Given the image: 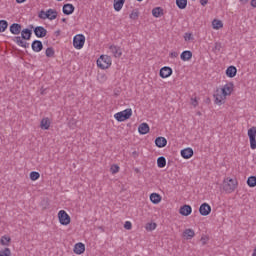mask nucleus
Masks as SVG:
<instances>
[{"instance_id":"obj_44","label":"nucleus","mask_w":256,"mask_h":256,"mask_svg":"<svg viewBox=\"0 0 256 256\" xmlns=\"http://www.w3.org/2000/svg\"><path fill=\"white\" fill-rule=\"evenodd\" d=\"M138 133H140V135H147V133H149V129H138Z\"/></svg>"},{"instance_id":"obj_10","label":"nucleus","mask_w":256,"mask_h":256,"mask_svg":"<svg viewBox=\"0 0 256 256\" xmlns=\"http://www.w3.org/2000/svg\"><path fill=\"white\" fill-rule=\"evenodd\" d=\"M173 75V69L168 66H164L160 69V77L162 79H167V77H171Z\"/></svg>"},{"instance_id":"obj_60","label":"nucleus","mask_w":256,"mask_h":256,"mask_svg":"<svg viewBox=\"0 0 256 256\" xmlns=\"http://www.w3.org/2000/svg\"><path fill=\"white\" fill-rule=\"evenodd\" d=\"M0 139H1V136H0Z\"/></svg>"},{"instance_id":"obj_49","label":"nucleus","mask_w":256,"mask_h":256,"mask_svg":"<svg viewBox=\"0 0 256 256\" xmlns=\"http://www.w3.org/2000/svg\"><path fill=\"white\" fill-rule=\"evenodd\" d=\"M215 49H217L218 51H221V44L216 43V45H215Z\"/></svg>"},{"instance_id":"obj_20","label":"nucleus","mask_w":256,"mask_h":256,"mask_svg":"<svg viewBox=\"0 0 256 256\" xmlns=\"http://www.w3.org/2000/svg\"><path fill=\"white\" fill-rule=\"evenodd\" d=\"M31 35H33V31H31V29H29V28H25L21 32L22 39H24L26 41H29V39H31Z\"/></svg>"},{"instance_id":"obj_18","label":"nucleus","mask_w":256,"mask_h":256,"mask_svg":"<svg viewBox=\"0 0 256 256\" xmlns=\"http://www.w3.org/2000/svg\"><path fill=\"white\" fill-rule=\"evenodd\" d=\"M62 11L64 15H73L75 6L73 4H64Z\"/></svg>"},{"instance_id":"obj_8","label":"nucleus","mask_w":256,"mask_h":256,"mask_svg":"<svg viewBox=\"0 0 256 256\" xmlns=\"http://www.w3.org/2000/svg\"><path fill=\"white\" fill-rule=\"evenodd\" d=\"M248 137L250 141V149H256V129H248Z\"/></svg>"},{"instance_id":"obj_22","label":"nucleus","mask_w":256,"mask_h":256,"mask_svg":"<svg viewBox=\"0 0 256 256\" xmlns=\"http://www.w3.org/2000/svg\"><path fill=\"white\" fill-rule=\"evenodd\" d=\"M183 237L187 239V241L193 239V237H195V231L191 228H188L186 230H184L183 232Z\"/></svg>"},{"instance_id":"obj_9","label":"nucleus","mask_w":256,"mask_h":256,"mask_svg":"<svg viewBox=\"0 0 256 256\" xmlns=\"http://www.w3.org/2000/svg\"><path fill=\"white\" fill-rule=\"evenodd\" d=\"M34 34L39 39H43V37L47 36V29H45V27L43 26H37L34 28Z\"/></svg>"},{"instance_id":"obj_41","label":"nucleus","mask_w":256,"mask_h":256,"mask_svg":"<svg viewBox=\"0 0 256 256\" xmlns=\"http://www.w3.org/2000/svg\"><path fill=\"white\" fill-rule=\"evenodd\" d=\"M184 41H193V34L189 33V32H186L184 34Z\"/></svg>"},{"instance_id":"obj_19","label":"nucleus","mask_w":256,"mask_h":256,"mask_svg":"<svg viewBox=\"0 0 256 256\" xmlns=\"http://www.w3.org/2000/svg\"><path fill=\"white\" fill-rule=\"evenodd\" d=\"M180 155L183 159H191L193 157V150L191 148H185L181 150Z\"/></svg>"},{"instance_id":"obj_17","label":"nucleus","mask_w":256,"mask_h":256,"mask_svg":"<svg viewBox=\"0 0 256 256\" xmlns=\"http://www.w3.org/2000/svg\"><path fill=\"white\" fill-rule=\"evenodd\" d=\"M74 253L76 255H83L85 253V244L78 242L74 246Z\"/></svg>"},{"instance_id":"obj_11","label":"nucleus","mask_w":256,"mask_h":256,"mask_svg":"<svg viewBox=\"0 0 256 256\" xmlns=\"http://www.w3.org/2000/svg\"><path fill=\"white\" fill-rule=\"evenodd\" d=\"M199 213L203 217H207L211 213V206L208 203H203L199 207Z\"/></svg>"},{"instance_id":"obj_36","label":"nucleus","mask_w":256,"mask_h":256,"mask_svg":"<svg viewBox=\"0 0 256 256\" xmlns=\"http://www.w3.org/2000/svg\"><path fill=\"white\" fill-rule=\"evenodd\" d=\"M10 242H11L10 237H8V236H2L1 237V240H0L1 245L7 246V245H9Z\"/></svg>"},{"instance_id":"obj_50","label":"nucleus","mask_w":256,"mask_h":256,"mask_svg":"<svg viewBox=\"0 0 256 256\" xmlns=\"http://www.w3.org/2000/svg\"><path fill=\"white\" fill-rule=\"evenodd\" d=\"M27 0H16V3H25Z\"/></svg>"},{"instance_id":"obj_57","label":"nucleus","mask_w":256,"mask_h":256,"mask_svg":"<svg viewBox=\"0 0 256 256\" xmlns=\"http://www.w3.org/2000/svg\"><path fill=\"white\" fill-rule=\"evenodd\" d=\"M137 1L141 2V1H143V0H137Z\"/></svg>"},{"instance_id":"obj_16","label":"nucleus","mask_w":256,"mask_h":256,"mask_svg":"<svg viewBox=\"0 0 256 256\" xmlns=\"http://www.w3.org/2000/svg\"><path fill=\"white\" fill-rule=\"evenodd\" d=\"M21 24L19 23H13L10 26V33H12V35H19L23 30Z\"/></svg>"},{"instance_id":"obj_15","label":"nucleus","mask_w":256,"mask_h":256,"mask_svg":"<svg viewBox=\"0 0 256 256\" xmlns=\"http://www.w3.org/2000/svg\"><path fill=\"white\" fill-rule=\"evenodd\" d=\"M155 145L159 149H163V147H167V138L160 136L155 139Z\"/></svg>"},{"instance_id":"obj_43","label":"nucleus","mask_w":256,"mask_h":256,"mask_svg":"<svg viewBox=\"0 0 256 256\" xmlns=\"http://www.w3.org/2000/svg\"><path fill=\"white\" fill-rule=\"evenodd\" d=\"M138 129H149V124L143 122L138 126Z\"/></svg>"},{"instance_id":"obj_47","label":"nucleus","mask_w":256,"mask_h":256,"mask_svg":"<svg viewBox=\"0 0 256 256\" xmlns=\"http://www.w3.org/2000/svg\"><path fill=\"white\" fill-rule=\"evenodd\" d=\"M170 57H174V58L179 57V53H177V52H171V53H170Z\"/></svg>"},{"instance_id":"obj_6","label":"nucleus","mask_w":256,"mask_h":256,"mask_svg":"<svg viewBox=\"0 0 256 256\" xmlns=\"http://www.w3.org/2000/svg\"><path fill=\"white\" fill-rule=\"evenodd\" d=\"M58 221L60 225L67 226L71 223V216H69L65 210H60L58 212Z\"/></svg>"},{"instance_id":"obj_4","label":"nucleus","mask_w":256,"mask_h":256,"mask_svg":"<svg viewBox=\"0 0 256 256\" xmlns=\"http://www.w3.org/2000/svg\"><path fill=\"white\" fill-rule=\"evenodd\" d=\"M111 58L107 55H101L97 60V66L100 69H109L111 67Z\"/></svg>"},{"instance_id":"obj_1","label":"nucleus","mask_w":256,"mask_h":256,"mask_svg":"<svg viewBox=\"0 0 256 256\" xmlns=\"http://www.w3.org/2000/svg\"><path fill=\"white\" fill-rule=\"evenodd\" d=\"M233 87V82H229L225 84L221 89H217L216 93L214 94L215 104L223 105L227 97L233 93Z\"/></svg>"},{"instance_id":"obj_30","label":"nucleus","mask_w":256,"mask_h":256,"mask_svg":"<svg viewBox=\"0 0 256 256\" xmlns=\"http://www.w3.org/2000/svg\"><path fill=\"white\" fill-rule=\"evenodd\" d=\"M178 9H187V0H176Z\"/></svg>"},{"instance_id":"obj_54","label":"nucleus","mask_w":256,"mask_h":256,"mask_svg":"<svg viewBox=\"0 0 256 256\" xmlns=\"http://www.w3.org/2000/svg\"><path fill=\"white\" fill-rule=\"evenodd\" d=\"M62 21H63V23H65L67 21V19L63 18Z\"/></svg>"},{"instance_id":"obj_3","label":"nucleus","mask_w":256,"mask_h":256,"mask_svg":"<svg viewBox=\"0 0 256 256\" xmlns=\"http://www.w3.org/2000/svg\"><path fill=\"white\" fill-rule=\"evenodd\" d=\"M57 11L54 9H48L46 12L44 10L40 11L38 14L39 19H49L50 21H53L57 19Z\"/></svg>"},{"instance_id":"obj_58","label":"nucleus","mask_w":256,"mask_h":256,"mask_svg":"<svg viewBox=\"0 0 256 256\" xmlns=\"http://www.w3.org/2000/svg\"><path fill=\"white\" fill-rule=\"evenodd\" d=\"M31 27V29H33V26H30Z\"/></svg>"},{"instance_id":"obj_34","label":"nucleus","mask_w":256,"mask_h":256,"mask_svg":"<svg viewBox=\"0 0 256 256\" xmlns=\"http://www.w3.org/2000/svg\"><path fill=\"white\" fill-rule=\"evenodd\" d=\"M247 185L248 187H256V177L255 176L248 177Z\"/></svg>"},{"instance_id":"obj_46","label":"nucleus","mask_w":256,"mask_h":256,"mask_svg":"<svg viewBox=\"0 0 256 256\" xmlns=\"http://www.w3.org/2000/svg\"><path fill=\"white\" fill-rule=\"evenodd\" d=\"M207 3H209V0H200V5H202V7H205Z\"/></svg>"},{"instance_id":"obj_40","label":"nucleus","mask_w":256,"mask_h":256,"mask_svg":"<svg viewBox=\"0 0 256 256\" xmlns=\"http://www.w3.org/2000/svg\"><path fill=\"white\" fill-rule=\"evenodd\" d=\"M0 256H11V250L9 248H5L0 251Z\"/></svg>"},{"instance_id":"obj_42","label":"nucleus","mask_w":256,"mask_h":256,"mask_svg":"<svg viewBox=\"0 0 256 256\" xmlns=\"http://www.w3.org/2000/svg\"><path fill=\"white\" fill-rule=\"evenodd\" d=\"M133 227V224L130 221H126L124 224V228L127 229L128 231L131 230Z\"/></svg>"},{"instance_id":"obj_55","label":"nucleus","mask_w":256,"mask_h":256,"mask_svg":"<svg viewBox=\"0 0 256 256\" xmlns=\"http://www.w3.org/2000/svg\"><path fill=\"white\" fill-rule=\"evenodd\" d=\"M50 17H53V13H49Z\"/></svg>"},{"instance_id":"obj_37","label":"nucleus","mask_w":256,"mask_h":256,"mask_svg":"<svg viewBox=\"0 0 256 256\" xmlns=\"http://www.w3.org/2000/svg\"><path fill=\"white\" fill-rule=\"evenodd\" d=\"M39 177H41V174H39V172L32 171V172L30 173V179H31V181H37V179H39Z\"/></svg>"},{"instance_id":"obj_23","label":"nucleus","mask_w":256,"mask_h":256,"mask_svg":"<svg viewBox=\"0 0 256 256\" xmlns=\"http://www.w3.org/2000/svg\"><path fill=\"white\" fill-rule=\"evenodd\" d=\"M14 41L17 45H19V47H24V49L29 48V43L23 41L21 36H16Z\"/></svg>"},{"instance_id":"obj_32","label":"nucleus","mask_w":256,"mask_h":256,"mask_svg":"<svg viewBox=\"0 0 256 256\" xmlns=\"http://www.w3.org/2000/svg\"><path fill=\"white\" fill-rule=\"evenodd\" d=\"M212 26H213V29H222L223 22L221 20L215 19L212 21Z\"/></svg>"},{"instance_id":"obj_27","label":"nucleus","mask_w":256,"mask_h":256,"mask_svg":"<svg viewBox=\"0 0 256 256\" xmlns=\"http://www.w3.org/2000/svg\"><path fill=\"white\" fill-rule=\"evenodd\" d=\"M125 5V0H114V9L116 11H121Z\"/></svg>"},{"instance_id":"obj_39","label":"nucleus","mask_w":256,"mask_h":256,"mask_svg":"<svg viewBox=\"0 0 256 256\" xmlns=\"http://www.w3.org/2000/svg\"><path fill=\"white\" fill-rule=\"evenodd\" d=\"M130 19H133L134 21H136V19H139V11L133 10L130 14Z\"/></svg>"},{"instance_id":"obj_21","label":"nucleus","mask_w":256,"mask_h":256,"mask_svg":"<svg viewBox=\"0 0 256 256\" xmlns=\"http://www.w3.org/2000/svg\"><path fill=\"white\" fill-rule=\"evenodd\" d=\"M193 57V52L189 51V50H185L181 53L180 55V59L182 61H190V59Z\"/></svg>"},{"instance_id":"obj_56","label":"nucleus","mask_w":256,"mask_h":256,"mask_svg":"<svg viewBox=\"0 0 256 256\" xmlns=\"http://www.w3.org/2000/svg\"><path fill=\"white\" fill-rule=\"evenodd\" d=\"M251 129H256V127H255V126H253V127H251Z\"/></svg>"},{"instance_id":"obj_48","label":"nucleus","mask_w":256,"mask_h":256,"mask_svg":"<svg viewBox=\"0 0 256 256\" xmlns=\"http://www.w3.org/2000/svg\"><path fill=\"white\" fill-rule=\"evenodd\" d=\"M250 5L251 7L256 8V0H251Z\"/></svg>"},{"instance_id":"obj_35","label":"nucleus","mask_w":256,"mask_h":256,"mask_svg":"<svg viewBox=\"0 0 256 256\" xmlns=\"http://www.w3.org/2000/svg\"><path fill=\"white\" fill-rule=\"evenodd\" d=\"M146 231H155L157 229L156 223H148L145 226Z\"/></svg>"},{"instance_id":"obj_28","label":"nucleus","mask_w":256,"mask_h":256,"mask_svg":"<svg viewBox=\"0 0 256 256\" xmlns=\"http://www.w3.org/2000/svg\"><path fill=\"white\" fill-rule=\"evenodd\" d=\"M165 165H167V159H165L164 156H160V157L157 159V166H158L160 169H163V167H165Z\"/></svg>"},{"instance_id":"obj_7","label":"nucleus","mask_w":256,"mask_h":256,"mask_svg":"<svg viewBox=\"0 0 256 256\" xmlns=\"http://www.w3.org/2000/svg\"><path fill=\"white\" fill-rule=\"evenodd\" d=\"M73 45L75 49H83V46L85 45V36L83 34L74 36Z\"/></svg>"},{"instance_id":"obj_45","label":"nucleus","mask_w":256,"mask_h":256,"mask_svg":"<svg viewBox=\"0 0 256 256\" xmlns=\"http://www.w3.org/2000/svg\"><path fill=\"white\" fill-rule=\"evenodd\" d=\"M191 103L193 107H197V105H199V102H197V98H191Z\"/></svg>"},{"instance_id":"obj_25","label":"nucleus","mask_w":256,"mask_h":256,"mask_svg":"<svg viewBox=\"0 0 256 256\" xmlns=\"http://www.w3.org/2000/svg\"><path fill=\"white\" fill-rule=\"evenodd\" d=\"M150 201L154 205H159V203H161V195H159L158 193H152L150 195Z\"/></svg>"},{"instance_id":"obj_26","label":"nucleus","mask_w":256,"mask_h":256,"mask_svg":"<svg viewBox=\"0 0 256 256\" xmlns=\"http://www.w3.org/2000/svg\"><path fill=\"white\" fill-rule=\"evenodd\" d=\"M41 129H49L51 127V120L49 118H43L40 122Z\"/></svg>"},{"instance_id":"obj_52","label":"nucleus","mask_w":256,"mask_h":256,"mask_svg":"<svg viewBox=\"0 0 256 256\" xmlns=\"http://www.w3.org/2000/svg\"><path fill=\"white\" fill-rule=\"evenodd\" d=\"M241 3H248L249 0H240Z\"/></svg>"},{"instance_id":"obj_31","label":"nucleus","mask_w":256,"mask_h":256,"mask_svg":"<svg viewBox=\"0 0 256 256\" xmlns=\"http://www.w3.org/2000/svg\"><path fill=\"white\" fill-rule=\"evenodd\" d=\"M152 15L153 17H159L160 15H163V9L161 7H156L152 9Z\"/></svg>"},{"instance_id":"obj_38","label":"nucleus","mask_w":256,"mask_h":256,"mask_svg":"<svg viewBox=\"0 0 256 256\" xmlns=\"http://www.w3.org/2000/svg\"><path fill=\"white\" fill-rule=\"evenodd\" d=\"M119 165L117 164H113L111 167H110V171L112 173V175H115L117 173H119Z\"/></svg>"},{"instance_id":"obj_53","label":"nucleus","mask_w":256,"mask_h":256,"mask_svg":"<svg viewBox=\"0 0 256 256\" xmlns=\"http://www.w3.org/2000/svg\"><path fill=\"white\" fill-rule=\"evenodd\" d=\"M201 241L203 242V245H205V238H201Z\"/></svg>"},{"instance_id":"obj_51","label":"nucleus","mask_w":256,"mask_h":256,"mask_svg":"<svg viewBox=\"0 0 256 256\" xmlns=\"http://www.w3.org/2000/svg\"><path fill=\"white\" fill-rule=\"evenodd\" d=\"M252 256H256V247L253 250Z\"/></svg>"},{"instance_id":"obj_59","label":"nucleus","mask_w":256,"mask_h":256,"mask_svg":"<svg viewBox=\"0 0 256 256\" xmlns=\"http://www.w3.org/2000/svg\"><path fill=\"white\" fill-rule=\"evenodd\" d=\"M58 1H62V0H58Z\"/></svg>"},{"instance_id":"obj_5","label":"nucleus","mask_w":256,"mask_h":256,"mask_svg":"<svg viewBox=\"0 0 256 256\" xmlns=\"http://www.w3.org/2000/svg\"><path fill=\"white\" fill-rule=\"evenodd\" d=\"M131 115H133V110H131V108L125 109L121 112H118L114 115V118L116 119V121H127V119H129L131 117Z\"/></svg>"},{"instance_id":"obj_12","label":"nucleus","mask_w":256,"mask_h":256,"mask_svg":"<svg viewBox=\"0 0 256 256\" xmlns=\"http://www.w3.org/2000/svg\"><path fill=\"white\" fill-rule=\"evenodd\" d=\"M179 213H180V215H183V217H189V215H191V213H193V208H191L190 205L185 204L180 207Z\"/></svg>"},{"instance_id":"obj_13","label":"nucleus","mask_w":256,"mask_h":256,"mask_svg":"<svg viewBox=\"0 0 256 256\" xmlns=\"http://www.w3.org/2000/svg\"><path fill=\"white\" fill-rule=\"evenodd\" d=\"M31 47L34 53H41V51H43V42H41L40 40H34Z\"/></svg>"},{"instance_id":"obj_33","label":"nucleus","mask_w":256,"mask_h":256,"mask_svg":"<svg viewBox=\"0 0 256 256\" xmlns=\"http://www.w3.org/2000/svg\"><path fill=\"white\" fill-rule=\"evenodd\" d=\"M45 55L48 58H53L55 57V49H53V47H48L45 51Z\"/></svg>"},{"instance_id":"obj_2","label":"nucleus","mask_w":256,"mask_h":256,"mask_svg":"<svg viewBox=\"0 0 256 256\" xmlns=\"http://www.w3.org/2000/svg\"><path fill=\"white\" fill-rule=\"evenodd\" d=\"M237 179L226 178L224 179L223 189L226 193H233L237 189Z\"/></svg>"},{"instance_id":"obj_29","label":"nucleus","mask_w":256,"mask_h":256,"mask_svg":"<svg viewBox=\"0 0 256 256\" xmlns=\"http://www.w3.org/2000/svg\"><path fill=\"white\" fill-rule=\"evenodd\" d=\"M7 27H9L7 20H0V33H5V31H7Z\"/></svg>"},{"instance_id":"obj_24","label":"nucleus","mask_w":256,"mask_h":256,"mask_svg":"<svg viewBox=\"0 0 256 256\" xmlns=\"http://www.w3.org/2000/svg\"><path fill=\"white\" fill-rule=\"evenodd\" d=\"M226 75H227V77H230L231 79H233V77H235V75H237V67L229 66L226 69Z\"/></svg>"},{"instance_id":"obj_14","label":"nucleus","mask_w":256,"mask_h":256,"mask_svg":"<svg viewBox=\"0 0 256 256\" xmlns=\"http://www.w3.org/2000/svg\"><path fill=\"white\" fill-rule=\"evenodd\" d=\"M109 50H110V53H112L113 57H116V59H119V57L123 55V52L121 51V47L119 46L111 45L109 47Z\"/></svg>"}]
</instances>
